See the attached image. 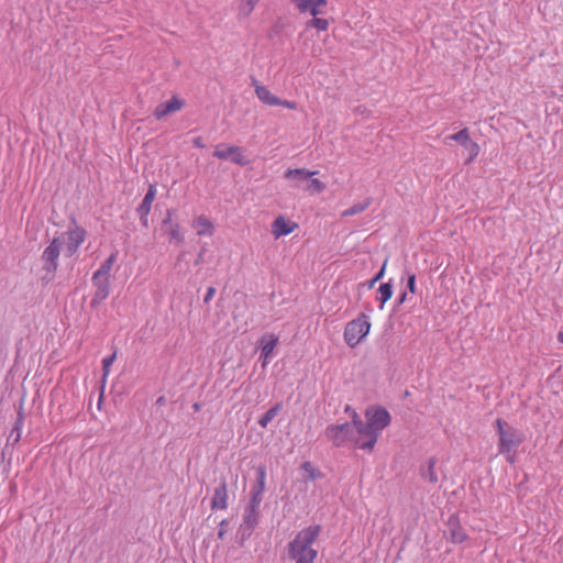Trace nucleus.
Listing matches in <instances>:
<instances>
[{
  "label": "nucleus",
  "instance_id": "1",
  "mask_svg": "<svg viewBox=\"0 0 563 563\" xmlns=\"http://www.w3.org/2000/svg\"><path fill=\"white\" fill-rule=\"evenodd\" d=\"M86 231L74 225L67 232L54 238L42 253L43 268L47 274L54 275L58 267V257L60 253L65 256H73L84 243Z\"/></svg>",
  "mask_w": 563,
  "mask_h": 563
},
{
  "label": "nucleus",
  "instance_id": "2",
  "mask_svg": "<svg viewBox=\"0 0 563 563\" xmlns=\"http://www.w3.org/2000/svg\"><path fill=\"white\" fill-rule=\"evenodd\" d=\"M366 422H363L356 438V448L372 451L380 432L391 421L389 412L379 406H372L365 410Z\"/></svg>",
  "mask_w": 563,
  "mask_h": 563
},
{
  "label": "nucleus",
  "instance_id": "3",
  "mask_svg": "<svg viewBox=\"0 0 563 563\" xmlns=\"http://www.w3.org/2000/svg\"><path fill=\"white\" fill-rule=\"evenodd\" d=\"M320 531L321 527L318 525L300 530L288 543L289 559L295 561V563H313L318 555L313 544L319 538Z\"/></svg>",
  "mask_w": 563,
  "mask_h": 563
},
{
  "label": "nucleus",
  "instance_id": "4",
  "mask_svg": "<svg viewBox=\"0 0 563 563\" xmlns=\"http://www.w3.org/2000/svg\"><path fill=\"white\" fill-rule=\"evenodd\" d=\"M498 434V453L504 455L507 462L514 464L519 445L525 441L521 430L508 426L501 419L496 420Z\"/></svg>",
  "mask_w": 563,
  "mask_h": 563
},
{
  "label": "nucleus",
  "instance_id": "5",
  "mask_svg": "<svg viewBox=\"0 0 563 563\" xmlns=\"http://www.w3.org/2000/svg\"><path fill=\"white\" fill-rule=\"evenodd\" d=\"M318 172H311L306 168L287 169L284 177L290 181L294 189L303 190L310 195L320 194L325 189V185L313 176Z\"/></svg>",
  "mask_w": 563,
  "mask_h": 563
},
{
  "label": "nucleus",
  "instance_id": "6",
  "mask_svg": "<svg viewBox=\"0 0 563 563\" xmlns=\"http://www.w3.org/2000/svg\"><path fill=\"white\" fill-rule=\"evenodd\" d=\"M369 329L371 322L368 317L362 313L346 324L344 330L345 343L351 347L356 346L368 334Z\"/></svg>",
  "mask_w": 563,
  "mask_h": 563
},
{
  "label": "nucleus",
  "instance_id": "7",
  "mask_svg": "<svg viewBox=\"0 0 563 563\" xmlns=\"http://www.w3.org/2000/svg\"><path fill=\"white\" fill-rule=\"evenodd\" d=\"M325 435L336 446L346 444L356 446L357 432L349 422L328 427Z\"/></svg>",
  "mask_w": 563,
  "mask_h": 563
},
{
  "label": "nucleus",
  "instance_id": "8",
  "mask_svg": "<svg viewBox=\"0 0 563 563\" xmlns=\"http://www.w3.org/2000/svg\"><path fill=\"white\" fill-rule=\"evenodd\" d=\"M213 156L220 159H229L240 166H246L250 161L243 154V151L239 146L219 144L216 146Z\"/></svg>",
  "mask_w": 563,
  "mask_h": 563
},
{
  "label": "nucleus",
  "instance_id": "9",
  "mask_svg": "<svg viewBox=\"0 0 563 563\" xmlns=\"http://www.w3.org/2000/svg\"><path fill=\"white\" fill-rule=\"evenodd\" d=\"M92 287L95 289L93 296L91 298L90 305L92 307L99 306L103 302L111 290V279L106 277H100L97 275H92L91 277Z\"/></svg>",
  "mask_w": 563,
  "mask_h": 563
},
{
  "label": "nucleus",
  "instance_id": "10",
  "mask_svg": "<svg viewBox=\"0 0 563 563\" xmlns=\"http://www.w3.org/2000/svg\"><path fill=\"white\" fill-rule=\"evenodd\" d=\"M258 515H260L258 510L250 509V508L245 507L244 512H243V521L239 528V533L241 534L242 541H244L252 534L254 528L258 523Z\"/></svg>",
  "mask_w": 563,
  "mask_h": 563
},
{
  "label": "nucleus",
  "instance_id": "11",
  "mask_svg": "<svg viewBox=\"0 0 563 563\" xmlns=\"http://www.w3.org/2000/svg\"><path fill=\"white\" fill-rule=\"evenodd\" d=\"M291 2L300 13H308L312 16L322 14L327 5V0H291Z\"/></svg>",
  "mask_w": 563,
  "mask_h": 563
},
{
  "label": "nucleus",
  "instance_id": "12",
  "mask_svg": "<svg viewBox=\"0 0 563 563\" xmlns=\"http://www.w3.org/2000/svg\"><path fill=\"white\" fill-rule=\"evenodd\" d=\"M184 107V101L177 97H173L170 100L158 104L154 111L156 119H162L170 113L179 111Z\"/></svg>",
  "mask_w": 563,
  "mask_h": 563
},
{
  "label": "nucleus",
  "instance_id": "13",
  "mask_svg": "<svg viewBox=\"0 0 563 563\" xmlns=\"http://www.w3.org/2000/svg\"><path fill=\"white\" fill-rule=\"evenodd\" d=\"M296 228L297 224L295 222L286 220L284 217H278L272 224V233L276 239H278L290 234Z\"/></svg>",
  "mask_w": 563,
  "mask_h": 563
},
{
  "label": "nucleus",
  "instance_id": "14",
  "mask_svg": "<svg viewBox=\"0 0 563 563\" xmlns=\"http://www.w3.org/2000/svg\"><path fill=\"white\" fill-rule=\"evenodd\" d=\"M254 89L256 97L265 104L275 107L280 103V99L272 93L268 88L265 86L258 84L257 81L254 82Z\"/></svg>",
  "mask_w": 563,
  "mask_h": 563
},
{
  "label": "nucleus",
  "instance_id": "15",
  "mask_svg": "<svg viewBox=\"0 0 563 563\" xmlns=\"http://www.w3.org/2000/svg\"><path fill=\"white\" fill-rule=\"evenodd\" d=\"M212 509L228 508V488L225 483H221L216 489L211 501Z\"/></svg>",
  "mask_w": 563,
  "mask_h": 563
},
{
  "label": "nucleus",
  "instance_id": "16",
  "mask_svg": "<svg viewBox=\"0 0 563 563\" xmlns=\"http://www.w3.org/2000/svg\"><path fill=\"white\" fill-rule=\"evenodd\" d=\"M192 227L196 230V233L200 236H211L214 232V225L211 220L207 217L200 216L194 222Z\"/></svg>",
  "mask_w": 563,
  "mask_h": 563
},
{
  "label": "nucleus",
  "instance_id": "17",
  "mask_svg": "<svg viewBox=\"0 0 563 563\" xmlns=\"http://www.w3.org/2000/svg\"><path fill=\"white\" fill-rule=\"evenodd\" d=\"M266 487V470L258 466L256 470V481L252 486L250 494L263 497Z\"/></svg>",
  "mask_w": 563,
  "mask_h": 563
},
{
  "label": "nucleus",
  "instance_id": "18",
  "mask_svg": "<svg viewBox=\"0 0 563 563\" xmlns=\"http://www.w3.org/2000/svg\"><path fill=\"white\" fill-rule=\"evenodd\" d=\"M278 343V338L274 334H265L261 339V354L266 356L274 355V350Z\"/></svg>",
  "mask_w": 563,
  "mask_h": 563
},
{
  "label": "nucleus",
  "instance_id": "19",
  "mask_svg": "<svg viewBox=\"0 0 563 563\" xmlns=\"http://www.w3.org/2000/svg\"><path fill=\"white\" fill-rule=\"evenodd\" d=\"M163 225L166 229L170 241H175L177 243H181L184 241L180 228L177 223L172 221L170 214H168V217L163 221Z\"/></svg>",
  "mask_w": 563,
  "mask_h": 563
},
{
  "label": "nucleus",
  "instance_id": "20",
  "mask_svg": "<svg viewBox=\"0 0 563 563\" xmlns=\"http://www.w3.org/2000/svg\"><path fill=\"white\" fill-rule=\"evenodd\" d=\"M156 187L155 185H150L146 195L143 198L142 203L137 208V213H150L152 209V203L156 197Z\"/></svg>",
  "mask_w": 563,
  "mask_h": 563
},
{
  "label": "nucleus",
  "instance_id": "21",
  "mask_svg": "<svg viewBox=\"0 0 563 563\" xmlns=\"http://www.w3.org/2000/svg\"><path fill=\"white\" fill-rule=\"evenodd\" d=\"M117 261V253H112L93 273V275L111 279V271Z\"/></svg>",
  "mask_w": 563,
  "mask_h": 563
},
{
  "label": "nucleus",
  "instance_id": "22",
  "mask_svg": "<svg viewBox=\"0 0 563 563\" xmlns=\"http://www.w3.org/2000/svg\"><path fill=\"white\" fill-rule=\"evenodd\" d=\"M450 538L455 543H462L466 539L465 532L461 529L459 523L450 519Z\"/></svg>",
  "mask_w": 563,
  "mask_h": 563
},
{
  "label": "nucleus",
  "instance_id": "23",
  "mask_svg": "<svg viewBox=\"0 0 563 563\" xmlns=\"http://www.w3.org/2000/svg\"><path fill=\"white\" fill-rule=\"evenodd\" d=\"M422 476L428 482L435 484L438 483V474L435 472V460L430 459L426 467L422 468Z\"/></svg>",
  "mask_w": 563,
  "mask_h": 563
},
{
  "label": "nucleus",
  "instance_id": "24",
  "mask_svg": "<svg viewBox=\"0 0 563 563\" xmlns=\"http://www.w3.org/2000/svg\"><path fill=\"white\" fill-rule=\"evenodd\" d=\"M282 409V406L280 404H277L275 405L274 407H272L269 410H267L260 419H258V424L262 427V428H266L268 426V423L278 415V412L280 411Z\"/></svg>",
  "mask_w": 563,
  "mask_h": 563
},
{
  "label": "nucleus",
  "instance_id": "25",
  "mask_svg": "<svg viewBox=\"0 0 563 563\" xmlns=\"http://www.w3.org/2000/svg\"><path fill=\"white\" fill-rule=\"evenodd\" d=\"M393 296V286L389 283L382 284L378 288V299L380 301V309Z\"/></svg>",
  "mask_w": 563,
  "mask_h": 563
},
{
  "label": "nucleus",
  "instance_id": "26",
  "mask_svg": "<svg viewBox=\"0 0 563 563\" xmlns=\"http://www.w3.org/2000/svg\"><path fill=\"white\" fill-rule=\"evenodd\" d=\"M117 357V353H112L111 355L104 357L102 360V383L104 384L109 374H110V371H111V366L114 362Z\"/></svg>",
  "mask_w": 563,
  "mask_h": 563
},
{
  "label": "nucleus",
  "instance_id": "27",
  "mask_svg": "<svg viewBox=\"0 0 563 563\" xmlns=\"http://www.w3.org/2000/svg\"><path fill=\"white\" fill-rule=\"evenodd\" d=\"M308 27L317 29L318 31H327L329 29V21L323 18L313 16L308 23Z\"/></svg>",
  "mask_w": 563,
  "mask_h": 563
},
{
  "label": "nucleus",
  "instance_id": "28",
  "mask_svg": "<svg viewBox=\"0 0 563 563\" xmlns=\"http://www.w3.org/2000/svg\"><path fill=\"white\" fill-rule=\"evenodd\" d=\"M345 412L350 415L351 419H352V422L350 424H352V427L356 430V432L358 433V430L361 429V426L363 424V420L361 419V417L358 416V413L356 412L355 409H353L351 406H346L345 407Z\"/></svg>",
  "mask_w": 563,
  "mask_h": 563
},
{
  "label": "nucleus",
  "instance_id": "29",
  "mask_svg": "<svg viewBox=\"0 0 563 563\" xmlns=\"http://www.w3.org/2000/svg\"><path fill=\"white\" fill-rule=\"evenodd\" d=\"M448 139L455 141V142L462 144L463 146H465L466 143L471 140L467 129H462L457 133L450 135Z\"/></svg>",
  "mask_w": 563,
  "mask_h": 563
},
{
  "label": "nucleus",
  "instance_id": "30",
  "mask_svg": "<svg viewBox=\"0 0 563 563\" xmlns=\"http://www.w3.org/2000/svg\"><path fill=\"white\" fill-rule=\"evenodd\" d=\"M369 206V200H365L364 202L356 203L352 206L351 208L343 211L344 217H351L354 214H357L360 212H363L367 207Z\"/></svg>",
  "mask_w": 563,
  "mask_h": 563
},
{
  "label": "nucleus",
  "instance_id": "31",
  "mask_svg": "<svg viewBox=\"0 0 563 563\" xmlns=\"http://www.w3.org/2000/svg\"><path fill=\"white\" fill-rule=\"evenodd\" d=\"M258 0H241L240 3V13L244 16H247L255 8V4Z\"/></svg>",
  "mask_w": 563,
  "mask_h": 563
},
{
  "label": "nucleus",
  "instance_id": "32",
  "mask_svg": "<svg viewBox=\"0 0 563 563\" xmlns=\"http://www.w3.org/2000/svg\"><path fill=\"white\" fill-rule=\"evenodd\" d=\"M464 147L470 154V161L475 158L479 153L478 145L475 142H473L472 140H470Z\"/></svg>",
  "mask_w": 563,
  "mask_h": 563
},
{
  "label": "nucleus",
  "instance_id": "33",
  "mask_svg": "<svg viewBox=\"0 0 563 563\" xmlns=\"http://www.w3.org/2000/svg\"><path fill=\"white\" fill-rule=\"evenodd\" d=\"M301 470L308 474L310 479H314L319 475L317 470L314 468V466L310 462H305L301 465Z\"/></svg>",
  "mask_w": 563,
  "mask_h": 563
},
{
  "label": "nucleus",
  "instance_id": "34",
  "mask_svg": "<svg viewBox=\"0 0 563 563\" xmlns=\"http://www.w3.org/2000/svg\"><path fill=\"white\" fill-rule=\"evenodd\" d=\"M263 497L250 494V501L246 508L255 509L260 511Z\"/></svg>",
  "mask_w": 563,
  "mask_h": 563
},
{
  "label": "nucleus",
  "instance_id": "35",
  "mask_svg": "<svg viewBox=\"0 0 563 563\" xmlns=\"http://www.w3.org/2000/svg\"><path fill=\"white\" fill-rule=\"evenodd\" d=\"M278 106H283L290 110H295L297 108L296 102L289 101V100H282V99H280V103Z\"/></svg>",
  "mask_w": 563,
  "mask_h": 563
},
{
  "label": "nucleus",
  "instance_id": "36",
  "mask_svg": "<svg viewBox=\"0 0 563 563\" xmlns=\"http://www.w3.org/2000/svg\"><path fill=\"white\" fill-rule=\"evenodd\" d=\"M415 287H416V276L413 274H411L408 277V288H409L410 292H415Z\"/></svg>",
  "mask_w": 563,
  "mask_h": 563
},
{
  "label": "nucleus",
  "instance_id": "37",
  "mask_svg": "<svg viewBox=\"0 0 563 563\" xmlns=\"http://www.w3.org/2000/svg\"><path fill=\"white\" fill-rule=\"evenodd\" d=\"M192 143H194V145L196 147H199V148H203L205 147V142H203V139L201 136L195 137Z\"/></svg>",
  "mask_w": 563,
  "mask_h": 563
},
{
  "label": "nucleus",
  "instance_id": "38",
  "mask_svg": "<svg viewBox=\"0 0 563 563\" xmlns=\"http://www.w3.org/2000/svg\"><path fill=\"white\" fill-rule=\"evenodd\" d=\"M216 294V290L214 288L210 287L208 290H207V294L205 296V301L208 302L209 300H211L213 298Z\"/></svg>",
  "mask_w": 563,
  "mask_h": 563
},
{
  "label": "nucleus",
  "instance_id": "39",
  "mask_svg": "<svg viewBox=\"0 0 563 563\" xmlns=\"http://www.w3.org/2000/svg\"><path fill=\"white\" fill-rule=\"evenodd\" d=\"M271 360H272V356H266V357H265V356H264V355H262V354L260 355V362L262 363V367H263V368H265V367L268 365V363L271 362Z\"/></svg>",
  "mask_w": 563,
  "mask_h": 563
},
{
  "label": "nucleus",
  "instance_id": "40",
  "mask_svg": "<svg viewBox=\"0 0 563 563\" xmlns=\"http://www.w3.org/2000/svg\"><path fill=\"white\" fill-rule=\"evenodd\" d=\"M225 525H227V520H222L221 523H220L221 528H220V530L218 532L219 539H222L224 537V534H225V530L223 528Z\"/></svg>",
  "mask_w": 563,
  "mask_h": 563
},
{
  "label": "nucleus",
  "instance_id": "41",
  "mask_svg": "<svg viewBox=\"0 0 563 563\" xmlns=\"http://www.w3.org/2000/svg\"><path fill=\"white\" fill-rule=\"evenodd\" d=\"M140 214V219H141V222L144 227H147L148 225V214L150 213H139Z\"/></svg>",
  "mask_w": 563,
  "mask_h": 563
},
{
  "label": "nucleus",
  "instance_id": "42",
  "mask_svg": "<svg viewBox=\"0 0 563 563\" xmlns=\"http://www.w3.org/2000/svg\"><path fill=\"white\" fill-rule=\"evenodd\" d=\"M385 267H386V262L384 263L383 267L380 268V271L377 273V275L375 276V279H380L385 273Z\"/></svg>",
  "mask_w": 563,
  "mask_h": 563
},
{
  "label": "nucleus",
  "instance_id": "43",
  "mask_svg": "<svg viewBox=\"0 0 563 563\" xmlns=\"http://www.w3.org/2000/svg\"><path fill=\"white\" fill-rule=\"evenodd\" d=\"M406 296H407V295H406V292H404V294L400 296L399 301H400V302H404V301L406 300Z\"/></svg>",
  "mask_w": 563,
  "mask_h": 563
},
{
  "label": "nucleus",
  "instance_id": "44",
  "mask_svg": "<svg viewBox=\"0 0 563 563\" xmlns=\"http://www.w3.org/2000/svg\"><path fill=\"white\" fill-rule=\"evenodd\" d=\"M558 339H559L560 342L563 343V332H559Z\"/></svg>",
  "mask_w": 563,
  "mask_h": 563
},
{
  "label": "nucleus",
  "instance_id": "45",
  "mask_svg": "<svg viewBox=\"0 0 563 563\" xmlns=\"http://www.w3.org/2000/svg\"><path fill=\"white\" fill-rule=\"evenodd\" d=\"M376 282H378V279H375L374 277L373 280L371 282V286H373Z\"/></svg>",
  "mask_w": 563,
  "mask_h": 563
},
{
  "label": "nucleus",
  "instance_id": "46",
  "mask_svg": "<svg viewBox=\"0 0 563 563\" xmlns=\"http://www.w3.org/2000/svg\"><path fill=\"white\" fill-rule=\"evenodd\" d=\"M376 282H378V279H375L374 277L373 280L371 282V286H373Z\"/></svg>",
  "mask_w": 563,
  "mask_h": 563
}]
</instances>
